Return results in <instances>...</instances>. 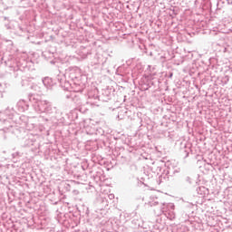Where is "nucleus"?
<instances>
[{
  "label": "nucleus",
  "instance_id": "9",
  "mask_svg": "<svg viewBox=\"0 0 232 232\" xmlns=\"http://www.w3.org/2000/svg\"><path fill=\"white\" fill-rule=\"evenodd\" d=\"M198 195H201V197H206V195H209V188L201 186V187H198L196 189Z\"/></svg>",
  "mask_w": 232,
  "mask_h": 232
},
{
  "label": "nucleus",
  "instance_id": "22",
  "mask_svg": "<svg viewBox=\"0 0 232 232\" xmlns=\"http://www.w3.org/2000/svg\"><path fill=\"white\" fill-rule=\"evenodd\" d=\"M156 204H159V202H154V203L150 204V206H156Z\"/></svg>",
  "mask_w": 232,
  "mask_h": 232
},
{
  "label": "nucleus",
  "instance_id": "21",
  "mask_svg": "<svg viewBox=\"0 0 232 232\" xmlns=\"http://www.w3.org/2000/svg\"><path fill=\"white\" fill-rule=\"evenodd\" d=\"M227 5H232V0H227Z\"/></svg>",
  "mask_w": 232,
  "mask_h": 232
},
{
  "label": "nucleus",
  "instance_id": "7",
  "mask_svg": "<svg viewBox=\"0 0 232 232\" xmlns=\"http://www.w3.org/2000/svg\"><path fill=\"white\" fill-rule=\"evenodd\" d=\"M53 84H54L53 80H52V78L50 77H45L42 80V85L44 88H47V90H50V88H52Z\"/></svg>",
  "mask_w": 232,
  "mask_h": 232
},
{
  "label": "nucleus",
  "instance_id": "5",
  "mask_svg": "<svg viewBox=\"0 0 232 232\" xmlns=\"http://www.w3.org/2000/svg\"><path fill=\"white\" fill-rule=\"evenodd\" d=\"M29 106H30V104L28 103V102H26L24 100H20L16 103V108L20 113L26 111V110H28Z\"/></svg>",
  "mask_w": 232,
  "mask_h": 232
},
{
  "label": "nucleus",
  "instance_id": "1",
  "mask_svg": "<svg viewBox=\"0 0 232 232\" xmlns=\"http://www.w3.org/2000/svg\"><path fill=\"white\" fill-rule=\"evenodd\" d=\"M29 102H31L34 111L36 113H45L46 118H44L45 122H53V124H64V117L63 112L53 106L52 102L47 100H41L34 95L29 97Z\"/></svg>",
  "mask_w": 232,
  "mask_h": 232
},
{
  "label": "nucleus",
  "instance_id": "11",
  "mask_svg": "<svg viewBox=\"0 0 232 232\" xmlns=\"http://www.w3.org/2000/svg\"><path fill=\"white\" fill-rule=\"evenodd\" d=\"M189 153H191V149L186 147L181 149V156L183 159H188V157H189Z\"/></svg>",
  "mask_w": 232,
  "mask_h": 232
},
{
  "label": "nucleus",
  "instance_id": "18",
  "mask_svg": "<svg viewBox=\"0 0 232 232\" xmlns=\"http://www.w3.org/2000/svg\"><path fill=\"white\" fill-rule=\"evenodd\" d=\"M19 156V152H14L12 154L13 159H15V157Z\"/></svg>",
  "mask_w": 232,
  "mask_h": 232
},
{
  "label": "nucleus",
  "instance_id": "12",
  "mask_svg": "<svg viewBox=\"0 0 232 232\" xmlns=\"http://www.w3.org/2000/svg\"><path fill=\"white\" fill-rule=\"evenodd\" d=\"M14 111V109L11 111L10 109H6L2 115H5L7 119H13Z\"/></svg>",
  "mask_w": 232,
  "mask_h": 232
},
{
  "label": "nucleus",
  "instance_id": "3",
  "mask_svg": "<svg viewBox=\"0 0 232 232\" xmlns=\"http://www.w3.org/2000/svg\"><path fill=\"white\" fill-rule=\"evenodd\" d=\"M84 78L85 76L81 75L72 81L75 92H82L86 88V82L82 81Z\"/></svg>",
  "mask_w": 232,
  "mask_h": 232
},
{
  "label": "nucleus",
  "instance_id": "19",
  "mask_svg": "<svg viewBox=\"0 0 232 232\" xmlns=\"http://www.w3.org/2000/svg\"><path fill=\"white\" fill-rule=\"evenodd\" d=\"M162 179H166V177L160 176V177L159 178V180H158L159 184H160V182H162Z\"/></svg>",
  "mask_w": 232,
  "mask_h": 232
},
{
  "label": "nucleus",
  "instance_id": "17",
  "mask_svg": "<svg viewBox=\"0 0 232 232\" xmlns=\"http://www.w3.org/2000/svg\"><path fill=\"white\" fill-rule=\"evenodd\" d=\"M0 122H8V118L1 117L0 118Z\"/></svg>",
  "mask_w": 232,
  "mask_h": 232
},
{
  "label": "nucleus",
  "instance_id": "15",
  "mask_svg": "<svg viewBox=\"0 0 232 232\" xmlns=\"http://www.w3.org/2000/svg\"><path fill=\"white\" fill-rule=\"evenodd\" d=\"M221 82H223V84H227V82H229V76L226 75L225 77H223Z\"/></svg>",
  "mask_w": 232,
  "mask_h": 232
},
{
  "label": "nucleus",
  "instance_id": "2",
  "mask_svg": "<svg viewBox=\"0 0 232 232\" xmlns=\"http://www.w3.org/2000/svg\"><path fill=\"white\" fill-rule=\"evenodd\" d=\"M88 97L89 99L87 101V104L95 106L97 105V102H99V101H102V102H108V101L111 100L113 94L111 93V89L107 88L102 91V94L100 96L97 94H93V92H89Z\"/></svg>",
  "mask_w": 232,
  "mask_h": 232
},
{
  "label": "nucleus",
  "instance_id": "8",
  "mask_svg": "<svg viewBox=\"0 0 232 232\" xmlns=\"http://www.w3.org/2000/svg\"><path fill=\"white\" fill-rule=\"evenodd\" d=\"M171 209H175V205L173 203H163L160 208L161 213H168L171 211Z\"/></svg>",
  "mask_w": 232,
  "mask_h": 232
},
{
  "label": "nucleus",
  "instance_id": "23",
  "mask_svg": "<svg viewBox=\"0 0 232 232\" xmlns=\"http://www.w3.org/2000/svg\"><path fill=\"white\" fill-rule=\"evenodd\" d=\"M169 77H173V72H170Z\"/></svg>",
  "mask_w": 232,
  "mask_h": 232
},
{
  "label": "nucleus",
  "instance_id": "24",
  "mask_svg": "<svg viewBox=\"0 0 232 232\" xmlns=\"http://www.w3.org/2000/svg\"><path fill=\"white\" fill-rule=\"evenodd\" d=\"M10 28H11L10 26H7V30H10Z\"/></svg>",
  "mask_w": 232,
  "mask_h": 232
},
{
  "label": "nucleus",
  "instance_id": "10",
  "mask_svg": "<svg viewBox=\"0 0 232 232\" xmlns=\"http://www.w3.org/2000/svg\"><path fill=\"white\" fill-rule=\"evenodd\" d=\"M32 90H34V92H37L38 93H42L43 92V89L44 88L43 86V83H38V84H33L31 86Z\"/></svg>",
  "mask_w": 232,
  "mask_h": 232
},
{
  "label": "nucleus",
  "instance_id": "16",
  "mask_svg": "<svg viewBox=\"0 0 232 232\" xmlns=\"http://www.w3.org/2000/svg\"><path fill=\"white\" fill-rule=\"evenodd\" d=\"M185 182H187L188 184H192L191 178L189 176H187L185 178Z\"/></svg>",
  "mask_w": 232,
  "mask_h": 232
},
{
  "label": "nucleus",
  "instance_id": "6",
  "mask_svg": "<svg viewBox=\"0 0 232 232\" xmlns=\"http://www.w3.org/2000/svg\"><path fill=\"white\" fill-rule=\"evenodd\" d=\"M66 99H72L77 106H82V104H84L82 100H81V98H78L75 92L71 93L70 95H66Z\"/></svg>",
  "mask_w": 232,
  "mask_h": 232
},
{
  "label": "nucleus",
  "instance_id": "27",
  "mask_svg": "<svg viewBox=\"0 0 232 232\" xmlns=\"http://www.w3.org/2000/svg\"><path fill=\"white\" fill-rule=\"evenodd\" d=\"M34 3H35L36 0H34Z\"/></svg>",
  "mask_w": 232,
  "mask_h": 232
},
{
  "label": "nucleus",
  "instance_id": "25",
  "mask_svg": "<svg viewBox=\"0 0 232 232\" xmlns=\"http://www.w3.org/2000/svg\"><path fill=\"white\" fill-rule=\"evenodd\" d=\"M66 85L70 84V82L65 83Z\"/></svg>",
  "mask_w": 232,
  "mask_h": 232
},
{
  "label": "nucleus",
  "instance_id": "4",
  "mask_svg": "<svg viewBox=\"0 0 232 232\" xmlns=\"http://www.w3.org/2000/svg\"><path fill=\"white\" fill-rule=\"evenodd\" d=\"M66 75L73 82L77 77H81V69L79 67H70L69 71L66 72Z\"/></svg>",
  "mask_w": 232,
  "mask_h": 232
},
{
  "label": "nucleus",
  "instance_id": "26",
  "mask_svg": "<svg viewBox=\"0 0 232 232\" xmlns=\"http://www.w3.org/2000/svg\"><path fill=\"white\" fill-rule=\"evenodd\" d=\"M94 93H97V91H94Z\"/></svg>",
  "mask_w": 232,
  "mask_h": 232
},
{
  "label": "nucleus",
  "instance_id": "20",
  "mask_svg": "<svg viewBox=\"0 0 232 232\" xmlns=\"http://www.w3.org/2000/svg\"><path fill=\"white\" fill-rule=\"evenodd\" d=\"M109 198L111 200V199L115 198V196L113 194H111V195H109Z\"/></svg>",
  "mask_w": 232,
  "mask_h": 232
},
{
  "label": "nucleus",
  "instance_id": "13",
  "mask_svg": "<svg viewBox=\"0 0 232 232\" xmlns=\"http://www.w3.org/2000/svg\"><path fill=\"white\" fill-rule=\"evenodd\" d=\"M8 88V83L0 82V93Z\"/></svg>",
  "mask_w": 232,
  "mask_h": 232
},
{
  "label": "nucleus",
  "instance_id": "14",
  "mask_svg": "<svg viewBox=\"0 0 232 232\" xmlns=\"http://www.w3.org/2000/svg\"><path fill=\"white\" fill-rule=\"evenodd\" d=\"M167 213H168L169 218H175V209H170Z\"/></svg>",
  "mask_w": 232,
  "mask_h": 232
}]
</instances>
